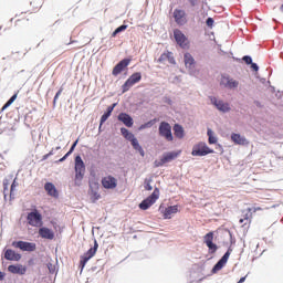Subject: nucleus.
I'll list each match as a JSON object with an SVG mask.
<instances>
[{"instance_id":"nucleus-1","label":"nucleus","mask_w":283,"mask_h":283,"mask_svg":"<svg viewBox=\"0 0 283 283\" xmlns=\"http://www.w3.org/2000/svg\"><path fill=\"white\" fill-rule=\"evenodd\" d=\"M120 134L124 136L126 140H129L133 148L140 154V156L145 157V150L143 149V146L138 143V139L129 132V129L122 127Z\"/></svg>"},{"instance_id":"nucleus-2","label":"nucleus","mask_w":283,"mask_h":283,"mask_svg":"<svg viewBox=\"0 0 283 283\" xmlns=\"http://www.w3.org/2000/svg\"><path fill=\"white\" fill-rule=\"evenodd\" d=\"M158 198H160V189L155 188L153 193L139 203V209H142V211H147L149 207L156 205V200H158Z\"/></svg>"},{"instance_id":"nucleus-3","label":"nucleus","mask_w":283,"mask_h":283,"mask_svg":"<svg viewBox=\"0 0 283 283\" xmlns=\"http://www.w3.org/2000/svg\"><path fill=\"white\" fill-rule=\"evenodd\" d=\"M143 81V74L140 72L133 73L126 82L122 85V92L125 94V92H129L136 83H140Z\"/></svg>"},{"instance_id":"nucleus-4","label":"nucleus","mask_w":283,"mask_h":283,"mask_svg":"<svg viewBox=\"0 0 283 283\" xmlns=\"http://www.w3.org/2000/svg\"><path fill=\"white\" fill-rule=\"evenodd\" d=\"M180 154H182V150L165 153L159 160H155V167H163L164 165H167V163L176 160Z\"/></svg>"},{"instance_id":"nucleus-5","label":"nucleus","mask_w":283,"mask_h":283,"mask_svg":"<svg viewBox=\"0 0 283 283\" xmlns=\"http://www.w3.org/2000/svg\"><path fill=\"white\" fill-rule=\"evenodd\" d=\"M174 39L177 45L181 48V50H189V45H190L189 38H187V35H185V33H182L180 29L174 30Z\"/></svg>"},{"instance_id":"nucleus-6","label":"nucleus","mask_w":283,"mask_h":283,"mask_svg":"<svg viewBox=\"0 0 283 283\" xmlns=\"http://www.w3.org/2000/svg\"><path fill=\"white\" fill-rule=\"evenodd\" d=\"M96 251H98V241L94 240L93 248H91L86 253H84L81 256V260H80L81 271H83L85 269V264H87V262H90V260H92V258L96 255Z\"/></svg>"},{"instance_id":"nucleus-7","label":"nucleus","mask_w":283,"mask_h":283,"mask_svg":"<svg viewBox=\"0 0 283 283\" xmlns=\"http://www.w3.org/2000/svg\"><path fill=\"white\" fill-rule=\"evenodd\" d=\"M85 177V163L81 156L75 157V182H81Z\"/></svg>"},{"instance_id":"nucleus-8","label":"nucleus","mask_w":283,"mask_h":283,"mask_svg":"<svg viewBox=\"0 0 283 283\" xmlns=\"http://www.w3.org/2000/svg\"><path fill=\"white\" fill-rule=\"evenodd\" d=\"M27 221L30 227H43V216L40 214L39 210H33L27 216Z\"/></svg>"},{"instance_id":"nucleus-9","label":"nucleus","mask_w":283,"mask_h":283,"mask_svg":"<svg viewBox=\"0 0 283 283\" xmlns=\"http://www.w3.org/2000/svg\"><path fill=\"white\" fill-rule=\"evenodd\" d=\"M208 154H213V149L209 148L203 142H200L192 147L191 156H208Z\"/></svg>"},{"instance_id":"nucleus-10","label":"nucleus","mask_w":283,"mask_h":283,"mask_svg":"<svg viewBox=\"0 0 283 283\" xmlns=\"http://www.w3.org/2000/svg\"><path fill=\"white\" fill-rule=\"evenodd\" d=\"M159 136L165 138L168 143L174 140V135L171 134V125L167 122H161L159 124Z\"/></svg>"},{"instance_id":"nucleus-11","label":"nucleus","mask_w":283,"mask_h":283,"mask_svg":"<svg viewBox=\"0 0 283 283\" xmlns=\"http://www.w3.org/2000/svg\"><path fill=\"white\" fill-rule=\"evenodd\" d=\"M253 209L248 208L245 210H242L241 218L239 219V224L243 227L244 229H249L251 227V222L253 220Z\"/></svg>"},{"instance_id":"nucleus-12","label":"nucleus","mask_w":283,"mask_h":283,"mask_svg":"<svg viewBox=\"0 0 283 283\" xmlns=\"http://www.w3.org/2000/svg\"><path fill=\"white\" fill-rule=\"evenodd\" d=\"M12 247H14V249H20V251H28L29 253L36 251V243L28 241H13Z\"/></svg>"},{"instance_id":"nucleus-13","label":"nucleus","mask_w":283,"mask_h":283,"mask_svg":"<svg viewBox=\"0 0 283 283\" xmlns=\"http://www.w3.org/2000/svg\"><path fill=\"white\" fill-rule=\"evenodd\" d=\"M104 189H116L118 187V179L112 175H106L101 180Z\"/></svg>"},{"instance_id":"nucleus-14","label":"nucleus","mask_w":283,"mask_h":283,"mask_svg":"<svg viewBox=\"0 0 283 283\" xmlns=\"http://www.w3.org/2000/svg\"><path fill=\"white\" fill-rule=\"evenodd\" d=\"M210 102L212 103V105H214V107H217V109H219V112H223V114H227V112H231V106L229 105V103L222 99H218L217 97L211 96Z\"/></svg>"},{"instance_id":"nucleus-15","label":"nucleus","mask_w":283,"mask_h":283,"mask_svg":"<svg viewBox=\"0 0 283 283\" xmlns=\"http://www.w3.org/2000/svg\"><path fill=\"white\" fill-rule=\"evenodd\" d=\"M172 17L177 25H187V12L182 9H175Z\"/></svg>"},{"instance_id":"nucleus-16","label":"nucleus","mask_w":283,"mask_h":283,"mask_svg":"<svg viewBox=\"0 0 283 283\" xmlns=\"http://www.w3.org/2000/svg\"><path fill=\"white\" fill-rule=\"evenodd\" d=\"M129 63H132V60L129 59H124L119 61L112 71L113 76H118V74L125 71Z\"/></svg>"},{"instance_id":"nucleus-17","label":"nucleus","mask_w":283,"mask_h":283,"mask_svg":"<svg viewBox=\"0 0 283 283\" xmlns=\"http://www.w3.org/2000/svg\"><path fill=\"white\" fill-rule=\"evenodd\" d=\"M203 242L206 247H208L210 253H216V251H218V245L213 243V232H208L203 237Z\"/></svg>"},{"instance_id":"nucleus-18","label":"nucleus","mask_w":283,"mask_h":283,"mask_svg":"<svg viewBox=\"0 0 283 283\" xmlns=\"http://www.w3.org/2000/svg\"><path fill=\"white\" fill-rule=\"evenodd\" d=\"M220 85H223V87H227L228 90H235L238 85H240V82L238 80H233L229 76H222Z\"/></svg>"},{"instance_id":"nucleus-19","label":"nucleus","mask_w":283,"mask_h":283,"mask_svg":"<svg viewBox=\"0 0 283 283\" xmlns=\"http://www.w3.org/2000/svg\"><path fill=\"white\" fill-rule=\"evenodd\" d=\"M231 255V252L228 250L223 256L217 262V264L213 266L212 271L213 273H217V271H222V269L224 268V264H227V262H229V258Z\"/></svg>"},{"instance_id":"nucleus-20","label":"nucleus","mask_w":283,"mask_h":283,"mask_svg":"<svg viewBox=\"0 0 283 283\" xmlns=\"http://www.w3.org/2000/svg\"><path fill=\"white\" fill-rule=\"evenodd\" d=\"M117 120H119V123H123L125 127H134V118H132L127 113H119V115L117 116Z\"/></svg>"},{"instance_id":"nucleus-21","label":"nucleus","mask_w":283,"mask_h":283,"mask_svg":"<svg viewBox=\"0 0 283 283\" xmlns=\"http://www.w3.org/2000/svg\"><path fill=\"white\" fill-rule=\"evenodd\" d=\"M165 61H168L170 65H176V59L174 57V53L171 51H167L159 56L158 63H165Z\"/></svg>"},{"instance_id":"nucleus-22","label":"nucleus","mask_w":283,"mask_h":283,"mask_svg":"<svg viewBox=\"0 0 283 283\" xmlns=\"http://www.w3.org/2000/svg\"><path fill=\"white\" fill-rule=\"evenodd\" d=\"M99 185L98 182L94 181L92 185H91V192H90V196H91V200L92 202H96V200H101V193H98V189H99Z\"/></svg>"},{"instance_id":"nucleus-23","label":"nucleus","mask_w":283,"mask_h":283,"mask_svg":"<svg viewBox=\"0 0 283 283\" xmlns=\"http://www.w3.org/2000/svg\"><path fill=\"white\" fill-rule=\"evenodd\" d=\"M178 211H180L178 209V206H169L167 208H165L163 216L165 220H171L172 216H176V213H178Z\"/></svg>"},{"instance_id":"nucleus-24","label":"nucleus","mask_w":283,"mask_h":283,"mask_svg":"<svg viewBox=\"0 0 283 283\" xmlns=\"http://www.w3.org/2000/svg\"><path fill=\"white\" fill-rule=\"evenodd\" d=\"M39 235L44 240H54V231L50 228H45V227L40 228Z\"/></svg>"},{"instance_id":"nucleus-25","label":"nucleus","mask_w":283,"mask_h":283,"mask_svg":"<svg viewBox=\"0 0 283 283\" xmlns=\"http://www.w3.org/2000/svg\"><path fill=\"white\" fill-rule=\"evenodd\" d=\"M9 273H13L14 275H25L28 268L19 264V265H9L8 266Z\"/></svg>"},{"instance_id":"nucleus-26","label":"nucleus","mask_w":283,"mask_h":283,"mask_svg":"<svg viewBox=\"0 0 283 283\" xmlns=\"http://www.w3.org/2000/svg\"><path fill=\"white\" fill-rule=\"evenodd\" d=\"M4 259L11 262H19V260H21V254L15 253L12 249H8L4 252Z\"/></svg>"},{"instance_id":"nucleus-27","label":"nucleus","mask_w":283,"mask_h":283,"mask_svg":"<svg viewBox=\"0 0 283 283\" xmlns=\"http://www.w3.org/2000/svg\"><path fill=\"white\" fill-rule=\"evenodd\" d=\"M184 63L188 70H193V67L196 66V60L193 59V55H191V53L184 54Z\"/></svg>"},{"instance_id":"nucleus-28","label":"nucleus","mask_w":283,"mask_h":283,"mask_svg":"<svg viewBox=\"0 0 283 283\" xmlns=\"http://www.w3.org/2000/svg\"><path fill=\"white\" fill-rule=\"evenodd\" d=\"M44 189L48 196H51L52 198H56L59 196V190H56V186H54L52 182H46L44 185Z\"/></svg>"},{"instance_id":"nucleus-29","label":"nucleus","mask_w":283,"mask_h":283,"mask_svg":"<svg viewBox=\"0 0 283 283\" xmlns=\"http://www.w3.org/2000/svg\"><path fill=\"white\" fill-rule=\"evenodd\" d=\"M231 140H233L235 143V145H247V138H244L240 134L233 133L231 135Z\"/></svg>"},{"instance_id":"nucleus-30","label":"nucleus","mask_w":283,"mask_h":283,"mask_svg":"<svg viewBox=\"0 0 283 283\" xmlns=\"http://www.w3.org/2000/svg\"><path fill=\"white\" fill-rule=\"evenodd\" d=\"M174 132H175V136L176 138H185V128H182V126L180 124H176L174 126Z\"/></svg>"},{"instance_id":"nucleus-31","label":"nucleus","mask_w":283,"mask_h":283,"mask_svg":"<svg viewBox=\"0 0 283 283\" xmlns=\"http://www.w3.org/2000/svg\"><path fill=\"white\" fill-rule=\"evenodd\" d=\"M76 145H78V139H76L73 145L71 146L70 150L65 154V156H63L59 161L63 163L65 160H67L69 156H72L74 149H76Z\"/></svg>"},{"instance_id":"nucleus-32","label":"nucleus","mask_w":283,"mask_h":283,"mask_svg":"<svg viewBox=\"0 0 283 283\" xmlns=\"http://www.w3.org/2000/svg\"><path fill=\"white\" fill-rule=\"evenodd\" d=\"M208 143L209 145H216V143H218V138L213 136V130L210 128L208 129Z\"/></svg>"},{"instance_id":"nucleus-33","label":"nucleus","mask_w":283,"mask_h":283,"mask_svg":"<svg viewBox=\"0 0 283 283\" xmlns=\"http://www.w3.org/2000/svg\"><path fill=\"white\" fill-rule=\"evenodd\" d=\"M125 30H127V24H123V25L118 27V28L112 33L113 39L116 38L117 34H120V32H125Z\"/></svg>"},{"instance_id":"nucleus-34","label":"nucleus","mask_w":283,"mask_h":283,"mask_svg":"<svg viewBox=\"0 0 283 283\" xmlns=\"http://www.w3.org/2000/svg\"><path fill=\"white\" fill-rule=\"evenodd\" d=\"M154 123H156V119L149 120L143 125L139 126V130L142 129H149V127H154Z\"/></svg>"},{"instance_id":"nucleus-35","label":"nucleus","mask_w":283,"mask_h":283,"mask_svg":"<svg viewBox=\"0 0 283 283\" xmlns=\"http://www.w3.org/2000/svg\"><path fill=\"white\" fill-rule=\"evenodd\" d=\"M14 101H17V93L3 105L2 111L8 109V107L14 103Z\"/></svg>"},{"instance_id":"nucleus-36","label":"nucleus","mask_w":283,"mask_h":283,"mask_svg":"<svg viewBox=\"0 0 283 283\" xmlns=\"http://www.w3.org/2000/svg\"><path fill=\"white\" fill-rule=\"evenodd\" d=\"M112 115H109L108 113H104L101 117L99 120V129L103 127V124H105L107 122V118H109Z\"/></svg>"},{"instance_id":"nucleus-37","label":"nucleus","mask_w":283,"mask_h":283,"mask_svg":"<svg viewBox=\"0 0 283 283\" xmlns=\"http://www.w3.org/2000/svg\"><path fill=\"white\" fill-rule=\"evenodd\" d=\"M10 186V179H3V193L8 196V187Z\"/></svg>"},{"instance_id":"nucleus-38","label":"nucleus","mask_w":283,"mask_h":283,"mask_svg":"<svg viewBox=\"0 0 283 283\" xmlns=\"http://www.w3.org/2000/svg\"><path fill=\"white\" fill-rule=\"evenodd\" d=\"M242 60L247 65H251L253 63V59H251L249 55H244Z\"/></svg>"},{"instance_id":"nucleus-39","label":"nucleus","mask_w":283,"mask_h":283,"mask_svg":"<svg viewBox=\"0 0 283 283\" xmlns=\"http://www.w3.org/2000/svg\"><path fill=\"white\" fill-rule=\"evenodd\" d=\"M145 189L146 191H151L154 189V187H151V180L145 181Z\"/></svg>"},{"instance_id":"nucleus-40","label":"nucleus","mask_w":283,"mask_h":283,"mask_svg":"<svg viewBox=\"0 0 283 283\" xmlns=\"http://www.w3.org/2000/svg\"><path fill=\"white\" fill-rule=\"evenodd\" d=\"M19 187V184H17V180H13L10 189V198H12V193H14V188Z\"/></svg>"},{"instance_id":"nucleus-41","label":"nucleus","mask_w":283,"mask_h":283,"mask_svg":"<svg viewBox=\"0 0 283 283\" xmlns=\"http://www.w3.org/2000/svg\"><path fill=\"white\" fill-rule=\"evenodd\" d=\"M116 103H114L113 105L108 106L107 107V111H106V114L111 115L112 116V112H114V108L116 107Z\"/></svg>"},{"instance_id":"nucleus-42","label":"nucleus","mask_w":283,"mask_h":283,"mask_svg":"<svg viewBox=\"0 0 283 283\" xmlns=\"http://www.w3.org/2000/svg\"><path fill=\"white\" fill-rule=\"evenodd\" d=\"M208 28H213V18H208L206 21Z\"/></svg>"},{"instance_id":"nucleus-43","label":"nucleus","mask_w":283,"mask_h":283,"mask_svg":"<svg viewBox=\"0 0 283 283\" xmlns=\"http://www.w3.org/2000/svg\"><path fill=\"white\" fill-rule=\"evenodd\" d=\"M250 65H251V69H252L254 72H258V70H260V67L258 66L256 63H253V62H252Z\"/></svg>"},{"instance_id":"nucleus-44","label":"nucleus","mask_w":283,"mask_h":283,"mask_svg":"<svg viewBox=\"0 0 283 283\" xmlns=\"http://www.w3.org/2000/svg\"><path fill=\"white\" fill-rule=\"evenodd\" d=\"M253 213L258 212V211H262V208L261 207H254V208H251Z\"/></svg>"},{"instance_id":"nucleus-45","label":"nucleus","mask_w":283,"mask_h":283,"mask_svg":"<svg viewBox=\"0 0 283 283\" xmlns=\"http://www.w3.org/2000/svg\"><path fill=\"white\" fill-rule=\"evenodd\" d=\"M61 94H63V87H61L59 91H57V93L55 94V96H61Z\"/></svg>"},{"instance_id":"nucleus-46","label":"nucleus","mask_w":283,"mask_h":283,"mask_svg":"<svg viewBox=\"0 0 283 283\" xmlns=\"http://www.w3.org/2000/svg\"><path fill=\"white\" fill-rule=\"evenodd\" d=\"M61 94H63V87H61L59 91H57V93L55 94V96H61Z\"/></svg>"},{"instance_id":"nucleus-47","label":"nucleus","mask_w":283,"mask_h":283,"mask_svg":"<svg viewBox=\"0 0 283 283\" xmlns=\"http://www.w3.org/2000/svg\"><path fill=\"white\" fill-rule=\"evenodd\" d=\"M244 282H247V276H242V277L239 280V282H237V283H244Z\"/></svg>"},{"instance_id":"nucleus-48","label":"nucleus","mask_w":283,"mask_h":283,"mask_svg":"<svg viewBox=\"0 0 283 283\" xmlns=\"http://www.w3.org/2000/svg\"><path fill=\"white\" fill-rule=\"evenodd\" d=\"M4 277H6V273L0 272V282H1V281H3V280H4Z\"/></svg>"},{"instance_id":"nucleus-49","label":"nucleus","mask_w":283,"mask_h":283,"mask_svg":"<svg viewBox=\"0 0 283 283\" xmlns=\"http://www.w3.org/2000/svg\"><path fill=\"white\" fill-rule=\"evenodd\" d=\"M56 101H59V95H55L53 98V105H56Z\"/></svg>"},{"instance_id":"nucleus-50","label":"nucleus","mask_w":283,"mask_h":283,"mask_svg":"<svg viewBox=\"0 0 283 283\" xmlns=\"http://www.w3.org/2000/svg\"><path fill=\"white\" fill-rule=\"evenodd\" d=\"M49 156H54V149H51L49 153H48Z\"/></svg>"},{"instance_id":"nucleus-51","label":"nucleus","mask_w":283,"mask_h":283,"mask_svg":"<svg viewBox=\"0 0 283 283\" xmlns=\"http://www.w3.org/2000/svg\"><path fill=\"white\" fill-rule=\"evenodd\" d=\"M48 158H50V155H49V154H46V155L43 156V160H48Z\"/></svg>"},{"instance_id":"nucleus-52","label":"nucleus","mask_w":283,"mask_h":283,"mask_svg":"<svg viewBox=\"0 0 283 283\" xmlns=\"http://www.w3.org/2000/svg\"><path fill=\"white\" fill-rule=\"evenodd\" d=\"M189 1H190L191 6H196V1H198V0H189Z\"/></svg>"},{"instance_id":"nucleus-53","label":"nucleus","mask_w":283,"mask_h":283,"mask_svg":"<svg viewBox=\"0 0 283 283\" xmlns=\"http://www.w3.org/2000/svg\"><path fill=\"white\" fill-rule=\"evenodd\" d=\"M56 149H57V150L61 149V146H57Z\"/></svg>"}]
</instances>
